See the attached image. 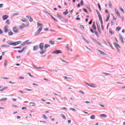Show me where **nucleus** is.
Returning a JSON list of instances; mask_svg holds the SVG:
<instances>
[{
    "label": "nucleus",
    "instance_id": "13",
    "mask_svg": "<svg viewBox=\"0 0 125 125\" xmlns=\"http://www.w3.org/2000/svg\"><path fill=\"white\" fill-rule=\"evenodd\" d=\"M98 51H99V52L100 53V54H101L102 55H105V53H104V52L99 50V49H97Z\"/></svg>",
    "mask_w": 125,
    "mask_h": 125
},
{
    "label": "nucleus",
    "instance_id": "5",
    "mask_svg": "<svg viewBox=\"0 0 125 125\" xmlns=\"http://www.w3.org/2000/svg\"><path fill=\"white\" fill-rule=\"evenodd\" d=\"M115 13L118 16V17H120V18H121V14H120V12H119V11L117 10V9H115Z\"/></svg>",
    "mask_w": 125,
    "mask_h": 125
},
{
    "label": "nucleus",
    "instance_id": "16",
    "mask_svg": "<svg viewBox=\"0 0 125 125\" xmlns=\"http://www.w3.org/2000/svg\"><path fill=\"white\" fill-rule=\"evenodd\" d=\"M39 45H36L33 47V50H38L39 49Z\"/></svg>",
    "mask_w": 125,
    "mask_h": 125
},
{
    "label": "nucleus",
    "instance_id": "2",
    "mask_svg": "<svg viewBox=\"0 0 125 125\" xmlns=\"http://www.w3.org/2000/svg\"><path fill=\"white\" fill-rule=\"evenodd\" d=\"M28 22V23L26 24H25L24 23H22L21 25H19V28H20V30H23L24 28H26V27H29V22Z\"/></svg>",
    "mask_w": 125,
    "mask_h": 125
},
{
    "label": "nucleus",
    "instance_id": "10",
    "mask_svg": "<svg viewBox=\"0 0 125 125\" xmlns=\"http://www.w3.org/2000/svg\"><path fill=\"white\" fill-rule=\"evenodd\" d=\"M2 18L3 21L6 20V19H7V18H8V16H7V15H5L2 16Z\"/></svg>",
    "mask_w": 125,
    "mask_h": 125
},
{
    "label": "nucleus",
    "instance_id": "63",
    "mask_svg": "<svg viewBox=\"0 0 125 125\" xmlns=\"http://www.w3.org/2000/svg\"><path fill=\"white\" fill-rule=\"evenodd\" d=\"M3 32L2 30H0V35H1V34H2Z\"/></svg>",
    "mask_w": 125,
    "mask_h": 125
},
{
    "label": "nucleus",
    "instance_id": "28",
    "mask_svg": "<svg viewBox=\"0 0 125 125\" xmlns=\"http://www.w3.org/2000/svg\"><path fill=\"white\" fill-rule=\"evenodd\" d=\"M100 116L103 117L104 118H106L107 117V115H106V114H101Z\"/></svg>",
    "mask_w": 125,
    "mask_h": 125
},
{
    "label": "nucleus",
    "instance_id": "1",
    "mask_svg": "<svg viewBox=\"0 0 125 125\" xmlns=\"http://www.w3.org/2000/svg\"><path fill=\"white\" fill-rule=\"evenodd\" d=\"M43 45H44L43 43H41L39 45V47L42 51V52H40V54H43V53H45V52H46V50H43Z\"/></svg>",
    "mask_w": 125,
    "mask_h": 125
},
{
    "label": "nucleus",
    "instance_id": "64",
    "mask_svg": "<svg viewBox=\"0 0 125 125\" xmlns=\"http://www.w3.org/2000/svg\"><path fill=\"white\" fill-rule=\"evenodd\" d=\"M14 48H21V47H15Z\"/></svg>",
    "mask_w": 125,
    "mask_h": 125
},
{
    "label": "nucleus",
    "instance_id": "17",
    "mask_svg": "<svg viewBox=\"0 0 125 125\" xmlns=\"http://www.w3.org/2000/svg\"><path fill=\"white\" fill-rule=\"evenodd\" d=\"M8 35L9 36H13L14 33L12 32V31H11V30H10V31L8 33Z\"/></svg>",
    "mask_w": 125,
    "mask_h": 125
},
{
    "label": "nucleus",
    "instance_id": "35",
    "mask_svg": "<svg viewBox=\"0 0 125 125\" xmlns=\"http://www.w3.org/2000/svg\"><path fill=\"white\" fill-rule=\"evenodd\" d=\"M49 43H50V44H54L55 43L54 42V41H49Z\"/></svg>",
    "mask_w": 125,
    "mask_h": 125
},
{
    "label": "nucleus",
    "instance_id": "27",
    "mask_svg": "<svg viewBox=\"0 0 125 125\" xmlns=\"http://www.w3.org/2000/svg\"><path fill=\"white\" fill-rule=\"evenodd\" d=\"M61 117H62V118H63V119H64V120H66V117L63 114H61Z\"/></svg>",
    "mask_w": 125,
    "mask_h": 125
},
{
    "label": "nucleus",
    "instance_id": "62",
    "mask_svg": "<svg viewBox=\"0 0 125 125\" xmlns=\"http://www.w3.org/2000/svg\"><path fill=\"white\" fill-rule=\"evenodd\" d=\"M30 18H31V16H26V18H28V19H30Z\"/></svg>",
    "mask_w": 125,
    "mask_h": 125
},
{
    "label": "nucleus",
    "instance_id": "30",
    "mask_svg": "<svg viewBox=\"0 0 125 125\" xmlns=\"http://www.w3.org/2000/svg\"><path fill=\"white\" fill-rule=\"evenodd\" d=\"M51 17L52 19H53V20H54V21H56V22H58V21L56 20V19H55V18L53 17V16H51Z\"/></svg>",
    "mask_w": 125,
    "mask_h": 125
},
{
    "label": "nucleus",
    "instance_id": "53",
    "mask_svg": "<svg viewBox=\"0 0 125 125\" xmlns=\"http://www.w3.org/2000/svg\"><path fill=\"white\" fill-rule=\"evenodd\" d=\"M22 110H26V109H27V107H25V106H23L22 107Z\"/></svg>",
    "mask_w": 125,
    "mask_h": 125
},
{
    "label": "nucleus",
    "instance_id": "42",
    "mask_svg": "<svg viewBox=\"0 0 125 125\" xmlns=\"http://www.w3.org/2000/svg\"><path fill=\"white\" fill-rule=\"evenodd\" d=\"M27 75H29V76L30 77H31V78H34V76L31 75V73H27Z\"/></svg>",
    "mask_w": 125,
    "mask_h": 125
},
{
    "label": "nucleus",
    "instance_id": "9",
    "mask_svg": "<svg viewBox=\"0 0 125 125\" xmlns=\"http://www.w3.org/2000/svg\"><path fill=\"white\" fill-rule=\"evenodd\" d=\"M7 43L8 44H9V45H14L15 46L14 42H13L8 41L7 42Z\"/></svg>",
    "mask_w": 125,
    "mask_h": 125
},
{
    "label": "nucleus",
    "instance_id": "14",
    "mask_svg": "<svg viewBox=\"0 0 125 125\" xmlns=\"http://www.w3.org/2000/svg\"><path fill=\"white\" fill-rule=\"evenodd\" d=\"M92 28L93 30H96V26H95V22H93V25L92 26Z\"/></svg>",
    "mask_w": 125,
    "mask_h": 125
},
{
    "label": "nucleus",
    "instance_id": "54",
    "mask_svg": "<svg viewBox=\"0 0 125 125\" xmlns=\"http://www.w3.org/2000/svg\"><path fill=\"white\" fill-rule=\"evenodd\" d=\"M81 3L82 5H83V0H81Z\"/></svg>",
    "mask_w": 125,
    "mask_h": 125
},
{
    "label": "nucleus",
    "instance_id": "15",
    "mask_svg": "<svg viewBox=\"0 0 125 125\" xmlns=\"http://www.w3.org/2000/svg\"><path fill=\"white\" fill-rule=\"evenodd\" d=\"M25 49H26V47H23L21 50H18V52L19 53H22V52H23Z\"/></svg>",
    "mask_w": 125,
    "mask_h": 125
},
{
    "label": "nucleus",
    "instance_id": "39",
    "mask_svg": "<svg viewBox=\"0 0 125 125\" xmlns=\"http://www.w3.org/2000/svg\"><path fill=\"white\" fill-rule=\"evenodd\" d=\"M63 78L65 79H69V80H71V79H72V78H71V77H67V76L63 77Z\"/></svg>",
    "mask_w": 125,
    "mask_h": 125
},
{
    "label": "nucleus",
    "instance_id": "12",
    "mask_svg": "<svg viewBox=\"0 0 125 125\" xmlns=\"http://www.w3.org/2000/svg\"><path fill=\"white\" fill-rule=\"evenodd\" d=\"M21 43H22V42L18 41V42H14V44H15V45H18V44H20Z\"/></svg>",
    "mask_w": 125,
    "mask_h": 125
},
{
    "label": "nucleus",
    "instance_id": "4",
    "mask_svg": "<svg viewBox=\"0 0 125 125\" xmlns=\"http://www.w3.org/2000/svg\"><path fill=\"white\" fill-rule=\"evenodd\" d=\"M114 44L117 50H120L121 48V46H120V45H119V44L117 43L116 42L114 43Z\"/></svg>",
    "mask_w": 125,
    "mask_h": 125
},
{
    "label": "nucleus",
    "instance_id": "36",
    "mask_svg": "<svg viewBox=\"0 0 125 125\" xmlns=\"http://www.w3.org/2000/svg\"><path fill=\"white\" fill-rule=\"evenodd\" d=\"M58 18H60V19H62V16L58 14H57Z\"/></svg>",
    "mask_w": 125,
    "mask_h": 125
},
{
    "label": "nucleus",
    "instance_id": "22",
    "mask_svg": "<svg viewBox=\"0 0 125 125\" xmlns=\"http://www.w3.org/2000/svg\"><path fill=\"white\" fill-rule=\"evenodd\" d=\"M120 39L121 42H123V43H124L125 42H124V38L122 37V36H120Z\"/></svg>",
    "mask_w": 125,
    "mask_h": 125
},
{
    "label": "nucleus",
    "instance_id": "25",
    "mask_svg": "<svg viewBox=\"0 0 125 125\" xmlns=\"http://www.w3.org/2000/svg\"><path fill=\"white\" fill-rule=\"evenodd\" d=\"M66 47H67L68 50L72 51V49H71V48L70 47H69V44H67V46Z\"/></svg>",
    "mask_w": 125,
    "mask_h": 125
},
{
    "label": "nucleus",
    "instance_id": "11",
    "mask_svg": "<svg viewBox=\"0 0 125 125\" xmlns=\"http://www.w3.org/2000/svg\"><path fill=\"white\" fill-rule=\"evenodd\" d=\"M28 42H29V41H26L23 42V43H22L21 44V46H24V45H26V44H27L28 43Z\"/></svg>",
    "mask_w": 125,
    "mask_h": 125
},
{
    "label": "nucleus",
    "instance_id": "31",
    "mask_svg": "<svg viewBox=\"0 0 125 125\" xmlns=\"http://www.w3.org/2000/svg\"><path fill=\"white\" fill-rule=\"evenodd\" d=\"M90 87H96L95 85L93 83H92L91 85H90Z\"/></svg>",
    "mask_w": 125,
    "mask_h": 125
},
{
    "label": "nucleus",
    "instance_id": "40",
    "mask_svg": "<svg viewBox=\"0 0 125 125\" xmlns=\"http://www.w3.org/2000/svg\"><path fill=\"white\" fill-rule=\"evenodd\" d=\"M69 110H71V111H73L74 112H76V111H77L75 109L73 108H71L69 109Z\"/></svg>",
    "mask_w": 125,
    "mask_h": 125
},
{
    "label": "nucleus",
    "instance_id": "7",
    "mask_svg": "<svg viewBox=\"0 0 125 125\" xmlns=\"http://www.w3.org/2000/svg\"><path fill=\"white\" fill-rule=\"evenodd\" d=\"M52 53H54L55 54H59V53H62V52L60 50H57L53 51Z\"/></svg>",
    "mask_w": 125,
    "mask_h": 125
},
{
    "label": "nucleus",
    "instance_id": "48",
    "mask_svg": "<svg viewBox=\"0 0 125 125\" xmlns=\"http://www.w3.org/2000/svg\"><path fill=\"white\" fill-rule=\"evenodd\" d=\"M98 6L100 10H101V6H100V4H98Z\"/></svg>",
    "mask_w": 125,
    "mask_h": 125
},
{
    "label": "nucleus",
    "instance_id": "60",
    "mask_svg": "<svg viewBox=\"0 0 125 125\" xmlns=\"http://www.w3.org/2000/svg\"><path fill=\"white\" fill-rule=\"evenodd\" d=\"M3 6V4H0V8H1Z\"/></svg>",
    "mask_w": 125,
    "mask_h": 125
},
{
    "label": "nucleus",
    "instance_id": "47",
    "mask_svg": "<svg viewBox=\"0 0 125 125\" xmlns=\"http://www.w3.org/2000/svg\"><path fill=\"white\" fill-rule=\"evenodd\" d=\"M7 61H5L4 66L5 67L7 65Z\"/></svg>",
    "mask_w": 125,
    "mask_h": 125
},
{
    "label": "nucleus",
    "instance_id": "33",
    "mask_svg": "<svg viewBox=\"0 0 125 125\" xmlns=\"http://www.w3.org/2000/svg\"><path fill=\"white\" fill-rule=\"evenodd\" d=\"M99 18V20H100V22H101V23H103V21L102 20V17H100V18Z\"/></svg>",
    "mask_w": 125,
    "mask_h": 125
},
{
    "label": "nucleus",
    "instance_id": "52",
    "mask_svg": "<svg viewBox=\"0 0 125 125\" xmlns=\"http://www.w3.org/2000/svg\"><path fill=\"white\" fill-rule=\"evenodd\" d=\"M80 93H82V94H84V93L83 92V91L81 90L79 91Z\"/></svg>",
    "mask_w": 125,
    "mask_h": 125
},
{
    "label": "nucleus",
    "instance_id": "6",
    "mask_svg": "<svg viewBox=\"0 0 125 125\" xmlns=\"http://www.w3.org/2000/svg\"><path fill=\"white\" fill-rule=\"evenodd\" d=\"M13 31L14 33H18L19 32V30H18V28L16 26L13 28Z\"/></svg>",
    "mask_w": 125,
    "mask_h": 125
},
{
    "label": "nucleus",
    "instance_id": "46",
    "mask_svg": "<svg viewBox=\"0 0 125 125\" xmlns=\"http://www.w3.org/2000/svg\"><path fill=\"white\" fill-rule=\"evenodd\" d=\"M109 44L110 45V46L112 48V49H114V47H113V45H112V44L109 43Z\"/></svg>",
    "mask_w": 125,
    "mask_h": 125
},
{
    "label": "nucleus",
    "instance_id": "43",
    "mask_svg": "<svg viewBox=\"0 0 125 125\" xmlns=\"http://www.w3.org/2000/svg\"><path fill=\"white\" fill-rule=\"evenodd\" d=\"M101 24L102 29L103 31H104V27H103V22L101 23Z\"/></svg>",
    "mask_w": 125,
    "mask_h": 125
},
{
    "label": "nucleus",
    "instance_id": "26",
    "mask_svg": "<svg viewBox=\"0 0 125 125\" xmlns=\"http://www.w3.org/2000/svg\"><path fill=\"white\" fill-rule=\"evenodd\" d=\"M21 21H22L23 23L27 22V20L24 18L23 20H21Z\"/></svg>",
    "mask_w": 125,
    "mask_h": 125
},
{
    "label": "nucleus",
    "instance_id": "37",
    "mask_svg": "<svg viewBox=\"0 0 125 125\" xmlns=\"http://www.w3.org/2000/svg\"><path fill=\"white\" fill-rule=\"evenodd\" d=\"M7 88V87H5L3 88L2 89H0V91H3L4 89H6Z\"/></svg>",
    "mask_w": 125,
    "mask_h": 125
},
{
    "label": "nucleus",
    "instance_id": "34",
    "mask_svg": "<svg viewBox=\"0 0 125 125\" xmlns=\"http://www.w3.org/2000/svg\"><path fill=\"white\" fill-rule=\"evenodd\" d=\"M63 14H64V15H67V14H68V10H66V11L63 13Z\"/></svg>",
    "mask_w": 125,
    "mask_h": 125
},
{
    "label": "nucleus",
    "instance_id": "57",
    "mask_svg": "<svg viewBox=\"0 0 125 125\" xmlns=\"http://www.w3.org/2000/svg\"><path fill=\"white\" fill-rule=\"evenodd\" d=\"M94 33L96 36H98V32H97V31H95Z\"/></svg>",
    "mask_w": 125,
    "mask_h": 125
},
{
    "label": "nucleus",
    "instance_id": "29",
    "mask_svg": "<svg viewBox=\"0 0 125 125\" xmlns=\"http://www.w3.org/2000/svg\"><path fill=\"white\" fill-rule=\"evenodd\" d=\"M6 24H7V25H9V24H10V21H9V20H7L6 21Z\"/></svg>",
    "mask_w": 125,
    "mask_h": 125
},
{
    "label": "nucleus",
    "instance_id": "44",
    "mask_svg": "<svg viewBox=\"0 0 125 125\" xmlns=\"http://www.w3.org/2000/svg\"><path fill=\"white\" fill-rule=\"evenodd\" d=\"M29 21H30V22H33V19H32V17H30V18H29Z\"/></svg>",
    "mask_w": 125,
    "mask_h": 125
},
{
    "label": "nucleus",
    "instance_id": "20",
    "mask_svg": "<svg viewBox=\"0 0 125 125\" xmlns=\"http://www.w3.org/2000/svg\"><path fill=\"white\" fill-rule=\"evenodd\" d=\"M50 46V45L48 44H46L44 45V48L45 49H46V48H47V47H49Z\"/></svg>",
    "mask_w": 125,
    "mask_h": 125
},
{
    "label": "nucleus",
    "instance_id": "32",
    "mask_svg": "<svg viewBox=\"0 0 125 125\" xmlns=\"http://www.w3.org/2000/svg\"><path fill=\"white\" fill-rule=\"evenodd\" d=\"M37 25H38V27L42 26V24L40 23L39 22H38Z\"/></svg>",
    "mask_w": 125,
    "mask_h": 125
},
{
    "label": "nucleus",
    "instance_id": "61",
    "mask_svg": "<svg viewBox=\"0 0 125 125\" xmlns=\"http://www.w3.org/2000/svg\"><path fill=\"white\" fill-rule=\"evenodd\" d=\"M26 90H27V91H32V89H26Z\"/></svg>",
    "mask_w": 125,
    "mask_h": 125
},
{
    "label": "nucleus",
    "instance_id": "8",
    "mask_svg": "<svg viewBox=\"0 0 125 125\" xmlns=\"http://www.w3.org/2000/svg\"><path fill=\"white\" fill-rule=\"evenodd\" d=\"M4 33H7L8 32V26L7 25H5L4 27Z\"/></svg>",
    "mask_w": 125,
    "mask_h": 125
},
{
    "label": "nucleus",
    "instance_id": "41",
    "mask_svg": "<svg viewBox=\"0 0 125 125\" xmlns=\"http://www.w3.org/2000/svg\"><path fill=\"white\" fill-rule=\"evenodd\" d=\"M97 14H98L99 18L100 17H101V14H100V13H99V12H97Z\"/></svg>",
    "mask_w": 125,
    "mask_h": 125
},
{
    "label": "nucleus",
    "instance_id": "18",
    "mask_svg": "<svg viewBox=\"0 0 125 125\" xmlns=\"http://www.w3.org/2000/svg\"><path fill=\"white\" fill-rule=\"evenodd\" d=\"M30 106H36V104L34 102H31L29 103Z\"/></svg>",
    "mask_w": 125,
    "mask_h": 125
},
{
    "label": "nucleus",
    "instance_id": "19",
    "mask_svg": "<svg viewBox=\"0 0 125 125\" xmlns=\"http://www.w3.org/2000/svg\"><path fill=\"white\" fill-rule=\"evenodd\" d=\"M109 19H110V13L108 14V15L107 16L106 21H109Z\"/></svg>",
    "mask_w": 125,
    "mask_h": 125
},
{
    "label": "nucleus",
    "instance_id": "49",
    "mask_svg": "<svg viewBox=\"0 0 125 125\" xmlns=\"http://www.w3.org/2000/svg\"><path fill=\"white\" fill-rule=\"evenodd\" d=\"M43 119H47L46 116L44 114L43 115Z\"/></svg>",
    "mask_w": 125,
    "mask_h": 125
},
{
    "label": "nucleus",
    "instance_id": "58",
    "mask_svg": "<svg viewBox=\"0 0 125 125\" xmlns=\"http://www.w3.org/2000/svg\"><path fill=\"white\" fill-rule=\"evenodd\" d=\"M109 7H112V3H111V2H110V3L109 4Z\"/></svg>",
    "mask_w": 125,
    "mask_h": 125
},
{
    "label": "nucleus",
    "instance_id": "56",
    "mask_svg": "<svg viewBox=\"0 0 125 125\" xmlns=\"http://www.w3.org/2000/svg\"><path fill=\"white\" fill-rule=\"evenodd\" d=\"M96 42H97V44H99V45H101V43H100L99 42L97 41Z\"/></svg>",
    "mask_w": 125,
    "mask_h": 125
},
{
    "label": "nucleus",
    "instance_id": "24",
    "mask_svg": "<svg viewBox=\"0 0 125 125\" xmlns=\"http://www.w3.org/2000/svg\"><path fill=\"white\" fill-rule=\"evenodd\" d=\"M90 119H91V120H94V119H95V116L94 115H91Z\"/></svg>",
    "mask_w": 125,
    "mask_h": 125
},
{
    "label": "nucleus",
    "instance_id": "23",
    "mask_svg": "<svg viewBox=\"0 0 125 125\" xmlns=\"http://www.w3.org/2000/svg\"><path fill=\"white\" fill-rule=\"evenodd\" d=\"M6 100H7V98H2V99H1L0 100V101H6Z\"/></svg>",
    "mask_w": 125,
    "mask_h": 125
},
{
    "label": "nucleus",
    "instance_id": "38",
    "mask_svg": "<svg viewBox=\"0 0 125 125\" xmlns=\"http://www.w3.org/2000/svg\"><path fill=\"white\" fill-rule=\"evenodd\" d=\"M120 10H121V11L123 12V13H125V11L124 10V9H123V8L120 7Z\"/></svg>",
    "mask_w": 125,
    "mask_h": 125
},
{
    "label": "nucleus",
    "instance_id": "55",
    "mask_svg": "<svg viewBox=\"0 0 125 125\" xmlns=\"http://www.w3.org/2000/svg\"><path fill=\"white\" fill-rule=\"evenodd\" d=\"M85 103H86V104H90V102H89V101H86V102H85Z\"/></svg>",
    "mask_w": 125,
    "mask_h": 125
},
{
    "label": "nucleus",
    "instance_id": "59",
    "mask_svg": "<svg viewBox=\"0 0 125 125\" xmlns=\"http://www.w3.org/2000/svg\"><path fill=\"white\" fill-rule=\"evenodd\" d=\"M80 28L81 29H84V27H83L82 25H80Z\"/></svg>",
    "mask_w": 125,
    "mask_h": 125
},
{
    "label": "nucleus",
    "instance_id": "50",
    "mask_svg": "<svg viewBox=\"0 0 125 125\" xmlns=\"http://www.w3.org/2000/svg\"><path fill=\"white\" fill-rule=\"evenodd\" d=\"M118 19V18H115L114 16H113V20H117Z\"/></svg>",
    "mask_w": 125,
    "mask_h": 125
},
{
    "label": "nucleus",
    "instance_id": "21",
    "mask_svg": "<svg viewBox=\"0 0 125 125\" xmlns=\"http://www.w3.org/2000/svg\"><path fill=\"white\" fill-rule=\"evenodd\" d=\"M122 29V28L120 26H118L117 27H116V31L117 32H119V31Z\"/></svg>",
    "mask_w": 125,
    "mask_h": 125
},
{
    "label": "nucleus",
    "instance_id": "45",
    "mask_svg": "<svg viewBox=\"0 0 125 125\" xmlns=\"http://www.w3.org/2000/svg\"><path fill=\"white\" fill-rule=\"evenodd\" d=\"M89 25H91L92 24V20H91L88 23Z\"/></svg>",
    "mask_w": 125,
    "mask_h": 125
},
{
    "label": "nucleus",
    "instance_id": "51",
    "mask_svg": "<svg viewBox=\"0 0 125 125\" xmlns=\"http://www.w3.org/2000/svg\"><path fill=\"white\" fill-rule=\"evenodd\" d=\"M83 11H84L85 12V13H88L87 11L86 10V9L83 8Z\"/></svg>",
    "mask_w": 125,
    "mask_h": 125
},
{
    "label": "nucleus",
    "instance_id": "3",
    "mask_svg": "<svg viewBox=\"0 0 125 125\" xmlns=\"http://www.w3.org/2000/svg\"><path fill=\"white\" fill-rule=\"evenodd\" d=\"M42 27H40L37 32L35 33V36H39V35H40L41 32H42Z\"/></svg>",
    "mask_w": 125,
    "mask_h": 125
}]
</instances>
